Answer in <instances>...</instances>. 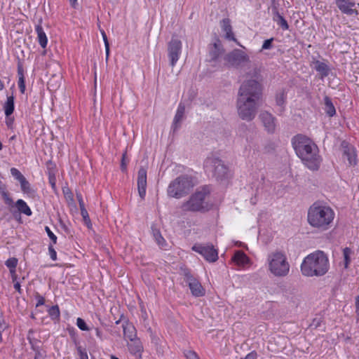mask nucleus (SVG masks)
I'll list each match as a JSON object with an SVG mask.
<instances>
[{
    "instance_id": "nucleus-1",
    "label": "nucleus",
    "mask_w": 359,
    "mask_h": 359,
    "mask_svg": "<svg viewBox=\"0 0 359 359\" xmlns=\"http://www.w3.org/2000/svg\"><path fill=\"white\" fill-rule=\"evenodd\" d=\"M330 260L323 250H316L306 256L300 266L302 274L306 277H321L330 269Z\"/></svg>"
},
{
    "instance_id": "nucleus-2",
    "label": "nucleus",
    "mask_w": 359,
    "mask_h": 359,
    "mask_svg": "<svg viewBox=\"0 0 359 359\" xmlns=\"http://www.w3.org/2000/svg\"><path fill=\"white\" fill-rule=\"evenodd\" d=\"M334 216L330 206L321 201H316L308 210L307 221L313 228L323 231L331 227Z\"/></svg>"
},
{
    "instance_id": "nucleus-3",
    "label": "nucleus",
    "mask_w": 359,
    "mask_h": 359,
    "mask_svg": "<svg viewBox=\"0 0 359 359\" xmlns=\"http://www.w3.org/2000/svg\"><path fill=\"white\" fill-rule=\"evenodd\" d=\"M243 77L244 81L238 89V97L260 100L263 90L261 69L254 66L249 68V71H246Z\"/></svg>"
},
{
    "instance_id": "nucleus-4",
    "label": "nucleus",
    "mask_w": 359,
    "mask_h": 359,
    "mask_svg": "<svg viewBox=\"0 0 359 359\" xmlns=\"http://www.w3.org/2000/svg\"><path fill=\"white\" fill-rule=\"evenodd\" d=\"M210 188L209 186H203L196 189L189 199L182 203L181 209L184 212L205 213L211 209L212 205L209 198Z\"/></svg>"
},
{
    "instance_id": "nucleus-5",
    "label": "nucleus",
    "mask_w": 359,
    "mask_h": 359,
    "mask_svg": "<svg viewBox=\"0 0 359 359\" xmlns=\"http://www.w3.org/2000/svg\"><path fill=\"white\" fill-rule=\"evenodd\" d=\"M267 262L269 271L276 277H285L290 271V265L285 253L282 250H275L268 255Z\"/></svg>"
},
{
    "instance_id": "nucleus-6",
    "label": "nucleus",
    "mask_w": 359,
    "mask_h": 359,
    "mask_svg": "<svg viewBox=\"0 0 359 359\" xmlns=\"http://www.w3.org/2000/svg\"><path fill=\"white\" fill-rule=\"evenodd\" d=\"M194 186L191 177L187 175H180L169 184L167 189L168 196L181 198L187 195Z\"/></svg>"
},
{
    "instance_id": "nucleus-7",
    "label": "nucleus",
    "mask_w": 359,
    "mask_h": 359,
    "mask_svg": "<svg viewBox=\"0 0 359 359\" xmlns=\"http://www.w3.org/2000/svg\"><path fill=\"white\" fill-rule=\"evenodd\" d=\"M224 65L228 68L243 69L245 67L252 68L249 55L243 50L235 48L224 56Z\"/></svg>"
},
{
    "instance_id": "nucleus-8",
    "label": "nucleus",
    "mask_w": 359,
    "mask_h": 359,
    "mask_svg": "<svg viewBox=\"0 0 359 359\" xmlns=\"http://www.w3.org/2000/svg\"><path fill=\"white\" fill-rule=\"evenodd\" d=\"M259 101L248 97H238L236 107L239 117L247 121H252L256 116Z\"/></svg>"
},
{
    "instance_id": "nucleus-9",
    "label": "nucleus",
    "mask_w": 359,
    "mask_h": 359,
    "mask_svg": "<svg viewBox=\"0 0 359 359\" xmlns=\"http://www.w3.org/2000/svg\"><path fill=\"white\" fill-rule=\"evenodd\" d=\"M204 168L217 181H223L229 177V168L219 158L211 156L205 159Z\"/></svg>"
},
{
    "instance_id": "nucleus-10",
    "label": "nucleus",
    "mask_w": 359,
    "mask_h": 359,
    "mask_svg": "<svg viewBox=\"0 0 359 359\" xmlns=\"http://www.w3.org/2000/svg\"><path fill=\"white\" fill-rule=\"evenodd\" d=\"M304 165L310 170L317 171L319 170L323 161L319 154V149L316 144L311 147V149L305 150L302 154L298 155Z\"/></svg>"
},
{
    "instance_id": "nucleus-11",
    "label": "nucleus",
    "mask_w": 359,
    "mask_h": 359,
    "mask_svg": "<svg viewBox=\"0 0 359 359\" xmlns=\"http://www.w3.org/2000/svg\"><path fill=\"white\" fill-rule=\"evenodd\" d=\"M0 194L6 205L11 208L15 206L19 213L24 214L27 216L32 215V212L25 201L18 199L14 203L13 200L10 196V194L7 190L6 184L2 181H0Z\"/></svg>"
},
{
    "instance_id": "nucleus-12",
    "label": "nucleus",
    "mask_w": 359,
    "mask_h": 359,
    "mask_svg": "<svg viewBox=\"0 0 359 359\" xmlns=\"http://www.w3.org/2000/svg\"><path fill=\"white\" fill-rule=\"evenodd\" d=\"M182 43L175 36H172L168 43L167 52L170 65L175 67L182 54Z\"/></svg>"
},
{
    "instance_id": "nucleus-13",
    "label": "nucleus",
    "mask_w": 359,
    "mask_h": 359,
    "mask_svg": "<svg viewBox=\"0 0 359 359\" xmlns=\"http://www.w3.org/2000/svg\"><path fill=\"white\" fill-rule=\"evenodd\" d=\"M191 250L203 257L209 262H215L218 259V252L212 244H195Z\"/></svg>"
},
{
    "instance_id": "nucleus-14",
    "label": "nucleus",
    "mask_w": 359,
    "mask_h": 359,
    "mask_svg": "<svg viewBox=\"0 0 359 359\" xmlns=\"http://www.w3.org/2000/svg\"><path fill=\"white\" fill-rule=\"evenodd\" d=\"M292 144L298 156L302 154L305 150L311 149V147L316 144L308 137L299 134L293 137L292 139Z\"/></svg>"
},
{
    "instance_id": "nucleus-15",
    "label": "nucleus",
    "mask_w": 359,
    "mask_h": 359,
    "mask_svg": "<svg viewBox=\"0 0 359 359\" xmlns=\"http://www.w3.org/2000/svg\"><path fill=\"white\" fill-rule=\"evenodd\" d=\"M184 277L193 296L198 297L205 295V289L199 280L195 278L189 271L184 273Z\"/></svg>"
},
{
    "instance_id": "nucleus-16",
    "label": "nucleus",
    "mask_w": 359,
    "mask_h": 359,
    "mask_svg": "<svg viewBox=\"0 0 359 359\" xmlns=\"http://www.w3.org/2000/svg\"><path fill=\"white\" fill-rule=\"evenodd\" d=\"M259 118L264 127L265 130L270 134H273L276 128V118L271 113L263 111L259 115Z\"/></svg>"
},
{
    "instance_id": "nucleus-17",
    "label": "nucleus",
    "mask_w": 359,
    "mask_h": 359,
    "mask_svg": "<svg viewBox=\"0 0 359 359\" xmlns=\"http://www.w3.org/2000/svg\"><path fill=\"white\" fill-rule=\"evenodd\" d=\"M335 4L344 14L348 15H358V11L354 8L355 3L353 0H335Z\"/></svg>"
},
{
    "instance_id": "nucleus-18",
    "label": "nucleus",
    "mask_w": 359,
    "mask_h": 359,
    "mask_svg": "<svg viewBox=\"0 0 359 359\" xmlns=\"http://www.w3.org/2000/svg\"><path fill=\"white\" fill-rule=\"evenodd\" d=\"M147 189V169L141 166L137 173V189L139 196L144 200L146 196Z\"/></svg>"
},
{
    "instance_id": "nucleus-19",
    "label": "nucleus",
    "mask_w": 359,
    "mask_h": 359,
    "mask_svg": "<svg viewBox=\"0 0 359 359\" xmlns=\"http://www.w3.org/2000/svg\"><path fill=\"white\" fill-rule=\"evenodd\" d=\"M343 156L347 158L349 166H355L358 163L356 149L346 142L341 144Z\"/></svg>"
},
{
    "instance_id": "nucleus-20",
    "label": "nucleus",
    "mask_w": 359,
    "mask_h": 359,
    "mask_svg": "<svg viewBox=\"0 0 359 359\" xmlns=\"http://www.w3.org/2000/svg\"><path fill=\"white\" fill-rule=\"evenodd\" d=\"M221 27L224 32H225V39L229 41H233L237 45L242 46L239 41L235 38L232 32V27L231 25V21L229 18H224L221 21Z\"/></svg>"
},
{
    "instance_id": "nucleus-21",
    "label": "nucleus",
    "mask_w": 359,
    "mask_h": 359,
    "mask_svg": "<svg viewBox=\"0 0 359 359\" xmlns=\"http://www.w3.org/2000/svg\"><path fill=\"white\" fill-rule=\"evenodd\" d=\"M184 112L185 106L183 104L180 103L172 122V128L173 131H175L180 127V123L183 120Z\"/></svg>"
},
{
    "instance_id": "nucleus-22",
    "label": "nucleus",
    "mask_w": 359,
    "mask_h": 359,
    "mask_svg": "<svg viewBox=\"0 0 359 359\" xmlns=\"http://www.w3.org/2000/svg\"><path fill=\"white\" fill-rule=\"evenodd\" d=\"M273 20L279 25L283 30H287L289 25L284 17L278 12V9L274 7L272 8Z\"/></svg>"
},
{
    "instance_id": "nucleus-23",
    "label": "nucleus",
    "mask_w": 359,
    "mask_h": 359,
    "mask_svg": "<svg viewBox=\"0 0 359 359\" xmlns=\"http://www.w3.org/2000/svg\"><path fill=\"white\" fill-rule=\"evenodd\" d=\"M223 53L224 48L218 39L217 42L214 43L213 48L210 50L209 55L210 61H216Z\"/></svg>"
},
{
    "instance_id": "nucleus-24",
    "label": "nucleus",
    "mask_w": 359,
    "mask_h": 359,
    "mask_svg": "<svg viewBox=\"0 0 359 359\" xmlns=\"http://www.w3.org/2000/svg\"><path fill=\"white\" fill-rule=\"evenodd\" d=\"M122 327L123 329V334L125 337L133 341L134 338L136 337L135 329L134 326L128 323L127 321H125L122 324Z\"/></svg>"
},
{
    "instance_id": "nucleus-25",
    "label": "nucleus",
    "mask_w": 359,
    "mask_h": 359,
    "mask_svg": "<svg viewBox=\"0 0 359 359\" xmlns=\"http://www.w3.org/2000/svg\"><path fill=\"white\" fill-rule=\"evenodd\" d=\"M35 29L37 34L39 43L43 48H45L47 46L48 39L42 26L41 25H37Z\"/></svg>"
},
{
    "instance_id": "nucleus-26",
    "label": "nucleus",
    "mask_w": 359,
    "mask_h": 359,
    "mask_svg": "<svg viewBox=\"0 0 359 359\" xmlns=\"http://www.w3.org/2000/svg\"><path fill=\"white\" fill-rule=\"evenodd\" d=\"M4 109L5 115L7 118H8L13 113L15 109V104L14 97L13 95L7 97V100L4 104Z\"/></svg>"
},
{
    "instance_id": "nucleus-27",
    "label": "nucleus",
    "mask_w": 359,
    "mask_h": 359,
    "mask_svg": "<svg viewBox=\"0 0 359 359\" xmlns=\"http://www.w3.org/2000/svg\"><path fill=\"white\" fill-rule=\"evenodd\" d=\"M324 110L327 115L330 117H332L336 114L335 107L332 102V100L328 97H324Z\"/></svg>"
},
{
    "instance_id": "nucleus-28",
    "label": "nucleus",
    "mask_w": 359,
    "mask_h": 359,
    "mask_svg": "<svg viewBox=\"0 0 359 359\" xmlns=\"http://www.w3.org/2000/svg\"><path fill=\"white\" fill-rule=\"evenodd\" d=\"M315 69L321 74L322 77H326L329 75L330 68L325 62L317 60L315 62Z\"/></svg>"
},
{
    "instance_id": "nucleus-29",
    "label": "nucleus",
    "mask_w": 359,
    "mask_h": 359,
    "mask_svg": "<svg viewBox=\"0 0 359 359\" xmlns=\"http://www.w3.org/2000/svg\"><path fill=\"white\" fill-rule=\"evenodd\" d=\"M233 260L238 265L243 266L248 262L249 259L243 252L238 250L234 254Z\"/></svg>"
},
{
    "instance_id": "nucleus-30",
    "label": "nucleus",
    "mask_w": 359,
    "mask_h": 359,
    "mask_svg": "<svg viewBox=\"0 0 359 359\" xmlns=\"http://www.w3.org/2000/svg\"><path fill=\"white\" fill-rule=\"evenodd\" d=\"M287 95L284 90H281L276 95V103L278 106L280 107L281 111L283 110L284 106L286 102Z\"/></svg>"
},
{
    "instance_id": "nucleus-31",
    "label": "nucleus",
    "mask_w": 359,
    "mask_h": 359,
    "mask_svg": "<svg viewBox=\"0 0 359 359\" xmlns=\"http://www.w3.org/2000/svg\"><path fill=\"white\" fill-rule=\"evenodd\" d=\"M21 191L26 194L29 195H34V190L32 189L30 183L27 180V179L25 177L21 182H20Z\"/></svg>"
},
{
    "instance_id": "nucleus-32",
    "label": "nucleus",
    "mask_w": 359,
    "mask_h": 359,
    "mask_svg": "<svg viewBox=\"0 0 359 359\" xmlns=\"http://www.w3.org/2000/svg\"><path fill=\"white\" fill-rule=\"evenodd\" d=\"M353 254V251L350 248H345L343 250V256H344V268L348 269L349 264L351 262V256Z\"/></svg>"
},
{
    "instance_id": "nucleus-33",
    "label": "nucleus",
    "mask_w": 359,
    "mask_h": 359,
    "mask_svg": "<svg viewBox=\"0 0 359 359\" xmlns=\"http://www.w3.org/2000/svg\"><path fill=\"white\" fill-rule=\"evenodd\" d=\"M129 351L132 354H140L142 351V346L141 343L137 341H135L133 343L130 344L128 346Z\"/></svg>"
},
{
    "instance_id": "nucleus-34",
    "label": "nucleus",
    "mask_w": 359,
    "mask_h": 359,
    "mask_svg": "<svg viewBox=\"0 0 359 359\" xmlns=\"http://www.w3.org/2000/svg\"><path fill=\"white\" fill-rule=\"evenodd\" d=\"M18 260L15 257H11L8 259L6 262L5 265L9 269V271L11 273L15 272V269L18 265Z\"/></svg>"
},
{
    "instance_id": "nucleus-35",
    "label": "nucleus",
    "mask_w": 359,
    "mask_h": 359,
    "mask_svg": "<svg viewBox=\"0 0 359 359\" xmlns=\"http://www.w3.org/2000/svg\"><path fill=\"white\" fill-rule=\"evenodd\" d=\"M48 313L52 320H57L60 318V312L57 305L52 306L48 309Z\"/></svg>"
},
{
    "instance_id": "nucleus-36",
    "label": "nucleus",
    "mask_w": 359,
    "mask_h": 359,
    "mask_svg": "<svg viewBox=\"0 0 359 359\" xmlns=\"http://www.w3.org/2000/svg\"><path fill=\"white\" fill-rule=\"evenodd\" d=\"M34 333V330L33 329H29L27 332V339L31 346L39 345V344L41 343L40 340H39L33 337Z\"/></svg>"
},
{
    "instance_id": "nucleus-37",
    "label": "nucleus",
    "mask_w": 359,
    "mask_h": 359,
    "mask_svg": "<svg viewBox=\"0 0 359 359\" xmlns=\"http://www.w3.org/2000/svg\"><path fill=\"white\" fill-rule=\"evenodd\" d=\"M153 235H154V237L156 241V243H158V245L159 246H161L163 247V244L165 242V239L163 238V237L161 236V232L159 231V230L158 229H154L153 230Z\"/></svg>"
},
{
    "instance_id": "nucleus-38",
    "label": "nucleus",
    "mask_w": 359,
    "mask_h": 359,
    "mask_svg": "<svg viewBox=\"0 0 359 359\" xmlns=\"http://www.w3.org/2000/svg\"><path fill=\"white\" fill-rule=\"evenodd\" d=\"M11 175L19 182H21L25 177L21 173V172L15 168H11Z\"/></svg>"
},
{
    "instance_id": "nucleus-39",
    "label": "nucleus",
    "mask_w": 359,
    "mask_h": 359,
    "mask_svg": "<svg viewBox=\"0 0 359 359\" xmlns=\"http://www.w3.org/2000/svg\"><path fill=\"white\" fill-rule=\"evenodd\" d=\"M100 32H101V34H102V39H103V41L104 43V46H105V50H106V58L107 59L109 57V43L107 36L105 32L103 29H101Z\"/></svg>"
},
{
    "instance_id": "nucleus-40",
    "label": "nucleus",
    "mask_w": 359,
    "mask_h": 359,
    "mask_svg": "<svg viewBox=\"0 0 359 359\" xmlns=\"http://www.w3.org/2000/svg\"><path fill=\"white\" fill-rule=\"evenodd\" d=\"M76 325L82 331H88L90 330L85 320L81 318L76 319Z\"/></svg>"
},
{
    "instance_id": "nucleus-41",
    "label": "nucleus",
    "mask_w": 359,
    "mask_h": 359,
    "mask_svg": "<svg viewBox=\"0 0 359 359\" xmlns=\"http://www.w3.org/2000/svg\"><path fill=\"white\" fill-rule=\"evenodd\" d=\"M128 159L126 157V152H124L122 155L121 162V170L123 172H126L127 170V164L128 163Z\"/></svg>"
},
{
    "instance_id": "nucleus-42",
    "label": "nucleus",
    "mask_w": 359,
    "mask_h": 359,
    "mask_svg": "<svg viewBox=\"0 0 359 359\" xmlns=\"http://www.w3.org/2000/svg\"><path fill=\"white\" fill-rule=\"evenodd\" d=\"M18 86L20 93L24 94L26 89L25 76L18 77Z\"/></svg>"
},
{
    "instance_id": "nucleus-43",
    "label": "nucleus",
    "mask_w": 359,
    "mask_h": 359,
    "mask_svg": "<svg viewBox=\"0 0 359 359\" xmlns=\"http://www.w3.org/2000/svg\"><path fill=\"white\" fill-rule=\"evenodd\" d=\"M184 354L187 359H199L198 355L194 351H185Z\"/></svg>"
},
{
    "instance_id": "nucleus-44",
    "label": "nucleus",
    "mask_w": 359,
    "mask_h": 359,
    "mask_svg": "<svg viewBox=\"0 0 359 359\" xmlns=\"http://www.w3.org/2000/svg\"><path fill=\"white\" fill-rule=\"evenodd\" d=\"M45 231L47 233L48 237L53 242V244H56L57 243V236L52 232L48 226L45 227Z\"/></svg>"
},
{
    "instance_id": "nucleus-45",
    "label": "nucleus",
    "mask_w": 359,
    "mask_h": 359,
    "mask_svg": "<svg viewBox=\"0 0 359 359\" xmlns=\"http://www.w3.org/2000/svg\"><path fill=\"white\" fill-rule=\"evenodd\" d=\"M273 41V38H271L269 39H266L264 41L262 47V50H269L272 48V42Z\"/></svg>"
},
{
    "instance_id": "nucleus-46",
    "label": "nucleus",
    "mask_w": 359,
    "mask_h": 359,
    "mask_svg": "<svg viewBox=\"0 0 359 359\" xmlns=\"http://www.w3.org/2000/svg\"><path fill=\"white\" fill-rule=\"evenodd\" d=\"M48 252H49V255H50V257L51 258L52 260H56L57 259V253H56V251L55 250L53 245H50L48 246Z\"/></svg>"
},
{
    "instance_id": "nucleus-47",
    "label": "nucleus",
    "mask_w": 359,
    "mask_h": 359,
    "mask_svg": "<svg viewBox=\"0 0 359 359\" xmlns=\"http://www.w3.org/2000/svg\"><path fill=\"white\" fill-rule=\"evenodd\" d=\"M80 210H81V215L83 220L85 221V222L86 223L90 222L89 215H88V211L86 209V208H81Z\"/></svg>"
},
{
    "instance_id": "nucleus-48",
    "label": "nucleus",
    "mask_w": 359,
    "mask_h": 359,
    "mask_svg": "<svg viewBox=\"0 0 359 359\" xmlns=\"http://www.w3.org/2000/svg\"><path fill=\"white\" fill-rule=\"evenodd\" d=\"M78 353L80 356V359H88V354L85 350H83L81 346L77 348Z\"/></svg>"
},
{
    "instance_id": "nucleus-49",
    "label": "nucleus",
    "mask_w": 359,
    "mask_h": 359,
    "mask_svg": "<svg viewBox=\"0 0 359 359\" xmlns=\"http://www.w3.org/2000/svg\"><path fill=\"white\" fill-rule=\"evenodd\" d=\"M76 198L78 200L80 209L85 208V204L81 193H76Z\"/></svg>"
},
{
    "instance_id": "nucleus-50",
    "label": "nucleus",
    "mask_w": 359,
    "mask_h": 359,
    "mask_svg": "<svg viewBox=\"0 0 359 359\" xmlns=\"http://www.w3.org/2000/svg\"><path fill=\"white\" fill-rule=\"evenodd\" d=\"M18 77L25 76H24V69L22 67V64L20 61H19L18 63Z\"/></svg>"
},
{
    "instance_id": "nucleus-51",
    "label": "nucleus",
    "mask_w": 359,
    "mask_h": 359,
    "mask_svg": "<svg viewBox=\"0 0 359 359\" xmlns=\"http://www.w3.org/2000/svg\"><path fill=\"white\" fill-rule=\"evenodd\" d=\"M44 303H45L44 298L41 295H38L37 296V303H36V306L38 307L39 306H42L44 304Z\"/></svg>"
},
{
    "instance_id": "nucleus-52",
    "label": "nucleus",
    "mask_w": 359,
    "mask_h": 359,
    "mask_svg": "<svg viewBox=\"0 0 359 359\" xmlns=\"http://www.w3.org/2000/svg\"><path fill=\"white\" fill-rule=\"evenodd\" d=\"M257 357L256 351H252L245 356V359H257Z\"/></svg>"
},
{
    "instance_id": "nucleus-53",
    "label": "nucleus",
    "mask_w": 359,
    "mask_h": 359,
    "mask_svg": "<svg viewBox=\"0 0 359 359\" xmlns=\"http://www.w3.org/2000/svg\"><path fill=\"white\" fill-rule=\"evenodd\" d=\"M34 359H45V355L41 351L35 353Z\"/></svg>"
},
{
    "instance_id": "nucleus-54",
    "label": "nucleus",
    "mask_w": 359,
    "mask_h": 359,
    "mask_svg": "<svg viewBox=\"0 0 359 359\" xmlns=\"http://www.w3.org/2000/svg\"><path fill=\"white\" fill-rule=\"evenodd\" d=\"M355 313L359 316V295L355 297Z\"/></svg>"
},
{
    "instance_id": "nucleus-55",
    "label": "nucleus",
    "mask_w": 359,
    "mask_h": 359,
    "mask_svg": "<svg viewBox=\"0 0 359 359\" xmlns=\"http://www.w3.org/2000/svg\"><path fill=\"white\" fill-rule=\"evenodd\" d=\"M31 348L34 352V353H36L37 352H39L41 351V348L39 345L32 346H31Z\"/></svg>"
},
{
    "instance_id": "nucleus-56",
    "label": "nucleus",
    "mask_w": 359,
    "mask_h": 359,
    "mask_svg": "<svg viewBox=\"0 0 359 359\" xmlns=\"http://www.w3.org/2000/svg\"><path fill=\"white\" fill-rule=\"evenodd\" d=\"M7 327L6 323L4 321H0V332L2 334V332L6 330Z\"/></svg>"
},
{
    "instance_id": "nucleus-57",
    "label": "nucleus",
    "mask_w": 359,
    "mask_h": 359,
    "mask_svg": "<svg viewBox=\"0 0 359 359\" xmlns=\"http://www.w3.org/2000/svg\"><path fill=\"white\" fill-rule=\"evenodd\" d=\"M14 288L15 290H17L20 294L22 293L21 288H20V283L17 282L14 284Z\"/></svg>"
},
{
    "instance_id": "nucleus-58",
    "label": "nucleus",
    "mask_w": 359,
    "mask_h": 359,
    "mask_svg": "<svg viewBox=\"0 0 359 359\" xmlns=\"http://www.w3.org/2000/svg\"><path fill=\"white\" fill-rule=\"evenodd\" d=\"M49 182H50L52 187L55 188V177L50 176L49 177Z\"/></svg>"
},
{
    "instance_id": "nucleus-59",
    "label": "nucleus",
    "mask_w": 359,
    "mask_h": 359,
    "mask_svg": "<svg viewBox=\"0 0 359 359\" xmlns=\"http://www.w3.org/2000/svg\"><path fill=\"white\" fill-rule=\"evenodd\" d=\"M7 118L8 119L6 120V123L8 127H10L13 123V118H11L9 117Z\"/></svg>"
},
{
    "instance_id": "nucleus-60",
    "label": "nucleus",
    "mask_w": 359,
    "mask_h": 359,
    "mask_svg": "<svg viewBox=\"0 0 359 359\" xmlns=\"http://www.w3.org/2000/svg\"><path fill=\"white\" fill-rule=\"evenodd\" d=\"M69 1L73 8H76V6L77 5V0H69Z\"/></svg>"
},
{
    "instance_id": "nucleus-61",
    "label": "nucleus",
    "mask_w": 359,
    "mask_h": 359,
    "mask_svg": "<svg viewBox=\"0 0 359 359\" xmlns=\"http://www.w3.org/2000/svg\"><path fill=\"white\" fill-rule=\"evenodd\" d=\"M111 359H119V358H117L116 356H115V355H111Z\"/></svg>"
},
{
    "instance_id": "nucleus-62",
    "label": "nucleus",
    "mask_w": 359,
    "mask_h": 359,
    "mask_svg": "<svg viewBox=\"0 0 359 359\" xmlns=\"http://www.w3.org/2000/svg\"><path fill=\"white\" fill-rule=\"evenodd\" d=\"M2 342V334L0 332V343Z\"/></svg>"
},
{
    "instance_id": "nucleus-63",
    "label": "nucleus",
    "mask_w": 359,
    "mask_h": 359,
    "mask_svg": "<svg viewBox=\"0 0 359 359\" xmlns=\"http://www.w3.org/2000/svg\"><path fill=\"white\" fill-rule=\"evenodd\" d=\"M2 148H3V145H2L1 142H0V150H1Z\"/></svg>"
},
{
    "instance_id": "nucleus-64",
    "label": "nucleus",
    "mask_w": 359,
    "mask_h": 359,
    "mask_svg": "<svg viewBox=\"0 0 359 359\" xmlns=\"http://www.w3.org/2000/svg\"><path fill=\"white\" fill-rule=\"evenodd\" d=\"M96 332H97V334L99 335L100 334V331L98 329L96 330Z\"/></svg>"
}]
</instances>
